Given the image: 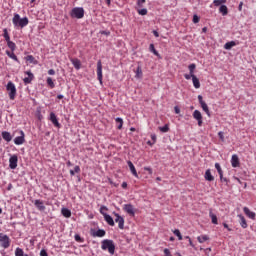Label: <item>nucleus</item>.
<instances>
[{
    "instance_id": "nucleus-61",
    "label": "nucleus",
    "mask_w": 256,
    "mask_h": 256,
    "mask_svg": "<svg viewBox=\"0 0 256 256\" xmlns=\"http://www.w3.org/2000/svg\"><path fill=\"white\" fill-rule=\"evenodd\" d=\"M13 189V184H8L7 191H11Z\"/></svg>"
},
{
    "instance_id": "nucleus-5",
    "label": "nucleus",
    "mask_w": 256,
    "mask_h": 256,
    "mask_svg": "<svg viewBox=\"0 0 256 256\" xmlns=\"http://www.w3.org/2000/svg\"><path fill=\"white\" fill-rule=\"evenodd\" d=\"M104 211H107V208L105 206H101L100 213L101 215H103L104 220L106 221V223H108V225H110V227H115V220H113V217H111V215L105 213Z\"/></svg>"
},
{
    "instance_id": "nucleus-2",
    "label": "nucleus",
    "mask_w": 256,
    "mask_h": 256,
    "mask_svg": "<svg viewBox=\"0 0 256 256\" xmlns=\"http://www.w3.org/2000/svg\"><path fill=\"white\" fill-rule=\"evenodd\" d=\"M102 251H108L110 255H115V242L113 240L104 239L101 242Z\"/></svg>"
},
{
    "instance_id": "nucleus-44",
    "label": "nucleus",
    "mask_w": 256,
    "mask_h": 256,
    "mask_svg": "<svg viewBox=\"0 0 256 256\" xmlns=\"http://www.w3.org/2000/svg\"><path fill=\"white\" fill-rule=\"evenodd\" d=\"M138 15H147V9L146 8H142V9H138Z\"/></svg>"
},
{
    "instance_id": "nucleus-59",
    "label": "nucleus",
    "mask_w": 256,
    "mask_h": 256,
    "mask_svg": "<svg viewBox=\"0 0 256 256\" xmlns=\"http://www.w3.org/2000/svg\"><path fill=\"white\" fill-rule=\"evenodd\" d=\"M144 171H148L149 175H151V167H144Z\"/></svg>"
},
{
    "instance_id": "nucleus-3",
    "label": "nucleus",
    "mask_w": 256,
    "mask_h": 256,
    "mask_svg": "<svg viewBox=\"0 0 256 256\" xmlns=\"http://www.w3.org/2000/svg\"><path fill=\"white\" fill-rule=\"evenodd\" d=\"M70 16L72 19H83L85 17V9L83 7H75L71 10Z\"/></svg>"
},
{
    "instance_id": "nucleus-32",
    "label": "nucleus",
    "mask_w": 256,
    "mask_h": 256,
    "mask_svg": "<svg viewBox=\"0 0 256 256\" xmlns=\"http://www.w3.org/2000/svg\"><path fill=\"white\" fill-rule=\"evenodd\" d=\"M198 101H199L202 109H206L208 107L207 103H205V101H203V96L202 95H198Z\"/></svg>"
},
{
    "instance_id": "nucleus-50",
    "label": "nucleus",
    "mask_w": 256,
    "mask_h": 256,
    "mask_svg": "<svg viewBox=\"0 0 256 256\" xmlns=\"http://www.w3.org/2000/svg\"><path fill=\"white\" fill-rule=\"evenodd\" d=\"M203 111L208 115V117H211V112L209 111V106L203 109Z\"/></svg>"
},
{
    "instance_id": "nucleus-9",
    "label": "nucleus",
    "mask_w": 256,
    "mask_h": 256,
    "mask_svg": "<svg viewBox=\"0 0 256 256\" xmlns=\"http://www.w3.org/2000/svg\"><path fill=\"white\" fill-rule=\"evenodd\" d=\"M17 163H19V157L17 156V154L10 156L9 167L11 169H17Z\"/></svg>"
},
{
    "instance_id": "nucleus-54",
    "label": "nucleus",
    "mask_w": 256,
    "mask_h": 256,
    "mask_svg": "<svg viewBox=\"0 0 256 256\" xmlns=\"http://www.w3.org/2000/svg\"><path fill=\"white\" fill-rule=\"evenodd\" d=\"M151 139L153 143H157V135L151 134Z\"/></svg>"
},
{
    "instance_id": "nucleus-13",
    "label": "nucleus",
    "mask_w": 256,
    "mask_h": 256,
    "mask_svg": "<svg viewBox=\"0 0 256 256\" xmlns=\"http://www.w3.org/2000/svg\"><path fill=\"white\" fill-rule=\"evenodd\" d=\"M19 133L20 136L14 139L15 145H23V143H25V132H23V130H20Z\"/></svg>"
},
{
    "instance_id": "nucleus-38",
    "label": "nucleus",
    "mask_w": 256,
    "mask_h": 256,
    "mask_svg": "<svg viewBox=\"0 0 256 256\" xmlns=\"http://www.w3.org/2000/svg\"><path fill=\"white\" fill-rule=\"evenodd\" d=\"M209 217L212 219V223L214 225H217L218 221H217V215L213 214V212H209Z\"/></svg>"
},
{
    "instance_id": "nucleus-56",
    "label": "nucleus",
    "mask_w": 256,
    "mask_h": 256,
    "mask_svg": "<svg viewBox=\"0 0 256 256\" xmlns=\"http://www.w3.org/2000/svg\"><path fill=\"white\" fill-rule=\"evenodd\" d=\"M184 77L185 79H187V81H189V79H193V76H191V74H185Z\"/></svg>"
},
{
    "instance_id": "nucleus-29",
    "label": "nucleus",
    "mask_w": 256,
    "mask_h": 256,
    "mask_svg": "<svg viewBox=\"0 0 256 256\" xmlns=\"http://www.w3.org/2000/svg\"><path fill=\"white\" fill-rule=\"evenodd\" d=\"M71 62H72V65L77 69V71H79V69H81V60L72 59Z\"/></svg>"
},
{
    "instance_id": "nucleus-20",
    "label": "nucleus",
    "mask_w": 256,
    "mask_h": 256,
    "mask_svg": "<svg viewBox=\"0 0 256 256\" xmlns=\"http://www.w3.org/2000/svg\"><path fill=\"white\" fill-rule=\"evenodd\" d=\"M2 138H3L4 141H6L7 143H10V141L13 140V136H11V133H9L8 131H3V132H2Z\"/></svg>"
},
{
    "instance_id": "nucleus-49",
    "label": "nucleus",
    "mask_w": 256,
    "mask_h": 256,
    "mask_svg": "<svg viewBox=\"0 0 256 256\" xmlns=\"http://www.w3.org/2000/svg\"><path fill=\"white\" fill-rule=\"evenodd\" d=\"M199 21H200L199 16H197V14H195V15L193 16V23H199Z\"/></svg>"
},
{
    "instance_id": "nucleus-31",
    "label": "nucleus",
    "mask_w": 256,
    "mask_h": 256,
    "mask_svg": "<svg viewBox=\"0 0 256 256\" xmlns=\"http://www.w3.org/2000/svg\"><path fill=\"white\" fill-rule=\"evenodd\" d=\"M136 78H137V79L143 78V69H141V66H137V69H136Z\"/></svg>"
},
{
    "instance_id": "nucleus-12",
    "label": "nucleus",
    "mask_w": 256,
    "mask_h": 256,
    "mask_svg": "<svg viewBox=\"0 0 256 256\" xmlns=\"http://www.w3.org/2000/svg\"><path fill=\"white\" fill-rule=\"evenodd\" d=\"M192 115H193L194 119H196V121H198V126L202 127L203 126V115L201 114V112L199 110H195Z\"/></svg>"
},
{
    "instance_id": "nucleus-7",
    "label": "nucleus",
    "mask_w": 256,
    "mask_h": 256,
    "mask_svg": "<svg viewBox=\"0 0 256 256\" xmlns=\"http://www.w3.org/2000/svg\"><path fill=\"white\" fill-rule=\"evenodd\" d=\"M97 77L100 85H103V64L101 63V60H98L97 62Z\"/></svg>"
},
{
    "instance_id": "nucleus-33",
    "label": "nucleus",
    "mask_w": 256,
    "mask_h": 256,
    "mask_svg": "<svg viewBox=\"0 0 256 256\" xmlns=\"http://www.w3.org/2000/svg\"><path fill=\"white\" fill-rule=\"evenodd\" d=\"M46 83L50 89H55V82H53V78L48 77Z\"/></svg>"
},
{
    "instance_id": "nucleus-40",
    "label": "nucleus",
    "mask_w": 256,
    "mask_h": 256,
    "mask_svg": "<svg viewBox=\"0 0 256 256\" xmlns=\"http://www.w3.org/2000/svg\"><path fill=\"white\" fill-rule=\"evenodd\" d=\"M196 67H197V65H195V64H190V65L188 66V69H189V71H190L191 77H193V75H195L194 73H195Z\"/></svg>"
},
{
    "instance_id": "nucleus-47",
    "label": "nucleus",
    "mask_w": 256,
    "mask_h": 256,
    "mask_svg": "<svg viewBox=\"0 0 256 256\" xmlns=\"http://www.w3.org/2000/svg\"><path fill=\"white\" fill-rule=\"evenodd\" d=\"M143 5H145V0H138L137 1V7H139L141 9L143 7Z\"/></svg>"
},
{
    "instance_id": "nucleus-1",
    "label": "nucleus",
    "mask_w": 256,
    "mask_h": 256,
    "mask_svg": "<svg viewBox=\"0 0 256 256\" xmlns=\"http://www.w3.org/2000/svg\"><path fill=\"white\" fill-rule=\"evenodd\" d=\"M12 23L16 29H19V27L20 29H23V27H27L29 25V18H21L19 14L15 13L12 18Z\"/></svg>"
},
{
    "instance_id": "nucleus-11",
    "label": "nucleus",
    "mask_w": 256,
    "mask_h": 256,
    "mask_svg": "<svg viewBox=\"0 0 256 256\" xmlns=\"http://www.w3.org/2000/svg\"><path fill=\"white\" fill-rule=\"evenodd\" d=\"M49 121H51L54 127H57V129H61V123H59V120L57 119V115H55L54 112L50 113Z\"/></svg>"
},
{
    "instance_id": "nucleus-14",
    "label": "nucleus",
    "mask_w": 256,
    "mask_h": 256,
    "mask_svg": "<svg viewBox=\"0 0 256 256\" xmlns=\"http://www.w3.org/2000/svg\"><path fill=\"white\" fill-rule=\"evenodd\" d=\"M33 204L36 207V209H38V211H45L46 209L45 203L43 202V200L36 199L33 201Z\"/></svg>"
},
{
    "instance_id": "nucleus-27",
    "label": "nucleus",
    "mask_w": 256,
    "mask_h": 256,
    "mask_svg": "<svg viewBox=\"0 0 256 256\" xmlns=\"http://www.w3.org/2000/svg\"><path fill=\"white\" fill-rule=\"evenodd\" d=\"M235 45H237V43L235 41L227 42L224 45V49H226L227 51H231V49H233V47H235Z\"/></svg>"
},
{
    "instance_id": "nucleus-52",
    "label": "nucleus",
    "mask_w": 256,
    "mask_h": 256,
    "mask_svg": "<svg viewBox=\"0 0 256 256\" xmlns=\"http://www.w3.org/2000/svg\"><path fill=\"white\" fill-rule=\"evenodd\" d=\"M164 255L171 256V251L168 248L164 249Z\"/></svg>"
},
{
    "instance_id": "nucleus-51",
    "label": "nucleus",
    "mask_w": 256,
    "mask_h": 256,
    "mask_svg": "<svg viewBox=\"0 0 256 256\" xmlns=\"http://www.w3.org/2000/svg\"><path fill=\"white\" fill-rule=\"evenodd\" d=\"M40 256H49V254L47 253V250L42 249V250L40 251Z\"/></svg>"
},
{
    "instance_id": "nucleus-57",
    "label": "nucleus",
    "mask_w": 256,
    "mask_h": 256,
    "mask_svg": "<svg viewBox=\"0 0 256 256\" xmlns=\"http://www.w3.org/2000/svg\"><path fill=\"white\" fill-rule=\"evenodd\" d=\"M238 11H243V2L239 3Z\"/></svg>"
},
{
    "instance_id": "nucleus-35",
    "label": "nucleus",
    "mask_w": 256,
    "mask_h": 256,
    "mask_svg": "<svg viewBox=\"0 0 256 256\" xmlns=\"http://www.w3.org/2000/svg\"><path fill=\"white\" fill-rule=\"evenodd\" d=\"M197 241L200 243H205V241H209V236L207 235L198 236Z\"/></svg>"
},
{
    "instance_id": "nucleus-45",
    "label": "nucleus",
    "mask_w": 256,
    "mask_h": 256,
    "mask_svg": "<svg viewBox=\"0 0 256 256\" xmlns=\"http://www.w3.org/2000/svg\"><path fill=\"white\" fill-rule=\"evenodd\" d=\"M218 137H219V139L222 141V142H225V135H224V133L223 132H218Z\"/></svg>"
},
{
    "instance_id": "nucleus-48",
    "label": "nucleus",
    "mask_w": 256,
    "mask_h": 256,
    "mask_svg": "<svg viewBox=\"0 0 256 256\" xmlns=\"http://www.w3.org/2000/svg\"><path fill=\"white\" fill-rule=\"evenodd\" d=\"M26 60L29 61V63H33V61H35V57H33V55H28Z\"/></svg>"
},
{
    "instance_id": "nucleus-18",
    "label": "nucleus",
    "mask_w": 256,
    "mask_h": 256,
    "mask_svg": "<svg viewBox=\"0 0 256 256\" xmlns=\"http://www.w3.org/2000/svg\"><path fill=\"white\" fill-rule=\"evenodd\" d=\"M26 75H28V77H25L23 79L25 85H29V83H31V81H33V79H35V76L31 73V71H27Z\"/></svg>"
},
{
    "instance_id": "nucleus-42",
    "label": "nucleus",
    "mask_w": 256,
    "mask_h": 256,
    "mask_svg": "<svg viewBox=\"0 0 256 256\" xmlns=\"http://www.w3.org/2000/svg\"><path fill=\"white\" fill-rule=\"evenodd\" d=\"M159 130H160L162 133H168V131H169V124H165L164 126L159 127Z\"/></svg>"
},
{
    "instance_id": "nucleus-58",
    "label": "nucleus",
    "mask_w": 256,
    "mask_h": 256,
    "mask_svg": "<svg viewBox=\"0 0 256 256\" xmlns=\"http://www.w3.org/2000/svg\"><path fill=\"white\" fill-rule=\"evenodd\" d=\"M223 227L225 229H228V231H231V228H229V225L227 223H223Z\"/></svg>"
},
{
    "instance_id": "nucleus-43",
    "label": "nucleus",
    "mask_w": 256,
    "mask_h": 256,
    "mask_svg": "<svg viewBox=\"0 0 256 256\" xmlns=\"http://www.w3.org/2000/svg\"><path fill=\"white\" fill-rule=\"evenodd\" d=\"M74 239L77 241V243H83L84 241L79 234H75Z\"/></svg>"
},
{
    "instance_id": "nucleus-39",
    "label": "nucleus",
    "mask_w": 256,
    "mask_h": 256,
    "mask_svg": "<svg viewBox=\"0 0 256 256\" xmlns=\"http://www.w3.org/2000/svg\"><path fill=\"white\" fill-rule=\"evenodd\" d=\"M173 233L178 237V241H183V235H181V231H179V229H175Z\"/></svg>"
},
{
    "instance_id": "nucleus-21",
    "label": "nucleus",
    "mask_w": 256,
    "mask_h": 256,
    "mask_svg": "<svg viewBox=\"0 0 256 256\" xmlns=\"http://www.w3.org/2000/svg\"><path fill=\"white\" fill-rule=\"evenodd\" d=\"M238 217L240 219V225L242 229H247L248 225H247V220L245 219V216H243L242 214H239Z\"/></svg>"
},
{
    "instance_id": "nucleus-60",
    "label": "nucleus",
    "mask_w": 256,
    "mask_h": 256,
    "mask_svg": "<svg viewBox=\"0 0 256 256\" xmlns=\"http://www.w3.org/2000/svg\"><path fill=\"white\" fill-rule=\"evenodd\" d=\"M48 75H55V71L53 69L48 70Z\"/></svg>"
},
{
    "instance_id": "nucleus-37",
    "label": "nucleus",
    "mask_w": 256,
    "mask_h": 256,
    "mask_svg": "<svg viewBox=\"0 0 256 256\" xmlns=\"http://www.w3.org/2000/svg\"><path fill=\"white\" fill-rule=\"evenodd\" d=\"M115 122L118 124L117 129H123V119L120 117H117L115 119Z\"/></svg>"
},
{
    "instance_id": "nucleus-19",
    "label": "nucleus",
    "mask_w": 256,
    "mask_h": 256,
    "mask_svg": "<svg viewBox=\"0 0 256 256\" xmlns=\"http://www.w3.org/2000/svg\"><path fill=\"white\" fill-rule=\"evenodd\" d=\"M127 165L132 173V175H134V177H139V174H137V169H135V165H133V162H131V160H129L127 162Z\"/></svg>"
},
{
    "instance_id": "nucleus-22",
    "label": "nucleus",
    "mask_w": 256,
    "mask_h": 256,
    "mask_svg": "<svg viewBox=\"0 0 256 256\" xmlns=\"http://www.w3.org/2000/svg\"><path fill=\"white\" fill-rule=\"evenodd\" d=\"M149 51H150V53H153V55L158 57V59H161V54H159V52L155 49V45L154 44H150Z\"/></svg>"
},
{
    "instance_id": "nucleus-55",
    "label": "nucleus",
    "mask_w": 256,
    "mask_h": 256,
    "mask_svg": "<svg viewBox=\"0 0 256 256\" xmlns=\"http://www.w3.org/2000/svg\"><path fill=\"white\" fill-rule=\"evenodd\" d=\"M74 173H81V167L75 166L74 167Z\"/></svg>"
},
{
    "instance_id": "nucleus-24",
    "label": "nucleus",
    "mask_w": 256,
    "mask_h": 256,
    "mask_svg": "<svg viewBox=\"0 0 256 256\" xmlns=\"http://www.w3.org/2000/svg\"><path fill=\"white\" fill-rule=\"evenodd\" d=\"M219 13H221V15H223V17H225L226 15L229 14V8H227V6H225V5H221L219 8Z\"/></svg>"
},
{
    "instance_id": "nucleus-46",
    "label": "nucleus",
    "mask_w": 256,
    "mask_h": 256,
    "mask_svg": "<svg viewBox=\"0 0 256 256\" xmlns=\"http://www.w3.org/2000/svg\"><path fill=\"white\" fill-rule=\"evenodd\" d=\"M213 5H214L215 7H221V5H223V4H222L221 0H214V1H213Z\"/></svg>"
},
{
    "instance_id": "nucleus-64",
    "label": "nucleus",
    "mask_w": 256,
    "mask_h": 256,
    "mask_svg": "<svg viewBox=\"0 0 256 256\" xmlns=\"http://www.w3.org/2000/svg\"><path fill=\"white\" fill-rule=\"evenodd\" d=\"M153 35L156 36V37H159V32H157V30H154Z\"/></svg>"
},
{
    "instance_id": "nucleus-6",
    "label": "nucleus",
    "mask_w": 256,
    "mask_h": 256,
    "mask_svg": "<svg viewBox=\"0 0 256 256\" xmlns=\"http://www.w3.org/2000/svg\"><path fill=\"white\" fill-rule=\"evenodd\" d=\"M0 246L3 249H9V247H11V238H9L7 234L0 233Z\"/></svg>"
},
{
    "instance_id": "nucleus-8",
    "label": "nucleus",
    "mask_w": 256,
    "mask_h": 256,
    "mask_svg": "<svg viewBox=\"0 0 256 256\" xmlns=\"http://www.w3.org/2000/svg\"><path fill=\"white\" fill-rule=\"evenodd\" d=\"M115 223H118L119 229H125V218H123L119 213L114 212Z\"/></svg>"
},
{
    "instance_id": "nucleus-63",
    "label": "nucleus",
    "mask_w": 256,
    "mask_h": 256,
    "mask_svg": "<svg viewBox=\"0 0 256 256\" xmlns=\"http://www.w3.org/2000/svg\"><path fill=\"white\" fill-rule=\"evenodd\" d=\"M122 189H127V182L122 183Z\"/></svg>"
},
{
    "instance_id": "nucleus-62",
    "label": "nucleus",
    "mask_w": 256,
    "mask_h": 256,
    "mask_svg": "<svg viewBox=\"0 0 256 256\" xmlns=\"http://www.w3.org/2000/svg\"><path fill=\"white\" fill-rule=\"evenodd\" d=\"M220 180L223 181L224 183H229V180L227 178H224L223 174H222V179H220Z\"/></svg>"
},
{
    "instance_id": "nucleus-30",
    "label": "nucleus",
    "mask_w": 256,
    "mask_h": 256,
    "mask_svg": "<svg viewBox=\"0 0 256 256\" xmlns=\"http://www.w3.org/2000/svg\"><path fill=\"white\" fill-rule=\"evenodd\" d=\"M215 169L218 171L220 179H223V169H221V164L215 163Z\"/></svg>"
},
{
    "instance_id": "nucleus-4",
    "label": "nucleus",
    "mask_w": 256,
    "mask_h": 256,
    "mask_svg": "<svg viewBox=\"0 0 256 256\" xmlns=\"http://www.w3.org/2000/svg\"><path fill=\"white\" fill-rule=\"evenodd\" d=\"M6 89L8 91L9 99L15 101V97L17 96V88L15 87V84L9 81L6 85Z\"/></svg>"
},
{
    "instance_id": "nucleus-28",
    "label": "nucleus",
    "mask_w": 256,
    "mask_h": 256,
    "mask_svg": "<svg viewBox=\"0 0 256 256\" xmlns=\"http://www.w3.org/2000/svg\"><path fill=\"white\" fill-rule=\"evenodd\" d=\"M61 213L63 217H66V219H69V217H71V210H69L68 208H62Z\"/></svg>"
},
{
    "instance_id": "nucleus-17",
    "label": "nucleus",
    "mask_w": 256,
    "mask_h": 256,
    "mask_svg": "<svg viewBox=\"0 0 256 256\" xmlns=\"http://www.w3.org/2000/svg\"><path fill=\"white\" fill-rule=\"evenodd\" d=\"M241 163L239 162V156H237V154L232 155L231 158V165L232 167L236 168L239 167Z\"/></svg>"
},
{
    "instance_id": "nucleus-25",
    "label": "nucleus",
    "mask_w": 256,
    "mask_h": 256,
    "mask_svg": "<svg viewBox=\"0 0 256 256\" xmlns=\"http://www.w3.org/2000/svg\"><path fill=\"white\" fill-rule=\"evenodd\" d=\"M204 178L206 179V181H215V177H213V175L211 174V170H206Z\"/></svg>"
},
{
    "instance_id": "nucleus-36",
    "label": "nucleus",
    "mask_w": 256,
    "mask_h": 256,
    "mask_svg": "<svg viewBox=\"0 0 256 256\" xmlns=\"http://www.w3.org/2000/svg\"><path fill=\"white\" fill-rule=\"evenodd\" d=\"M3 37H4L5 41H6V43L8 41H11V37L9 36V32L7 31V28H4V30H3Z\"/></svg>"
},
{
    "instance_id": "nucleus-26",
    "label": "nucleus",
    "mask_w": 256,
    "mask_h": 256,
    "mask_svg": "<svg viewBox=\"0 0 256 256\" xmlns=\"http://www.w3.org/2000/svg\"><path fill=\"white\" fill-rule=\"evenodd\" d=\"M6 55L10 57V59H13V61H16V63H19V58H17V55H15L14 51H6Z\"/></svg>"
},
{
    "instance_id": "nucleus-23",
    "label": "nucleus",
    "mask_w": 256,
    "mask_h": 256,
    "mask_svg": "<svg viewBox=\"0 0 256 256\" xmlns=\"http://www.w3.org/2000/svg\"><path fill=\"white\" fill-rule=\"evenodd\" d=\"M192 82L195 89H199L201 87V82H199V78H197V76L192 75Z\"/></svg>"
},
{
    "instance_id": "nucleus-16",
    "label": "nucleus",
    "mask_w": 256,
    "mask_h": 256,
    "mask_svg": "<svg viewBox=\"0 0 256 256\" xmlns=\"http://www.w3.org/2000/svg\"><path fill=\"white\" fill-rule=\"evenodd\" d=\"M243 211L245 215L249 217V219H252L253 221H255V217H256L255 212H251V210L248 207H244Z\"/></svg>"
},
{
    "instance_id": "nucleus-10",
    "label": "nucleus",
    "mask_w": 256,
    "mask_h": 256,
    "mask_svg": "<svg viewBox=\"0 0 256 256\" xmlns=\"http://www.w3.org/2000/svg\"><path fill=\"white\" fill-rule=\"evenodd\" d=\"M123 210L130 215V217H135V207L132 204H124Z\"/></svg>"
},
{
    "instance_id": "nucleus-15",
    "label": "nucleus",
    "mask_w": 256,
    "mask_h": 256,
    "mask_svg": "<svg viewBox=\"0 0 256 256\" xmlns=\"http://www.w3.org/2000/svg\"><path fill=\"white\" fill-rule=\"evenodd\" d=\"M92 237H105L106 233L103 229H98L97 231L91 230L90 231Z\"/></svg>"
},
{
    "instance_id": "nucleus-41",
    "label": "nucleus",
    "mask_w": 256,
    "mask_h": 256,
    "mask_svg": "<svg viewBox=\"0 0 256 256\" xmlns=\"http://www.w3.org/2000/svg\"><path fill=\"white\" fill-rule=\"evenodd\" d=\"M25 255V252L23 251V249L21 248H16L15 250V256H24Z\"/></svg>"
},
{
    "instance_id": "nucleus-34",
    "label": "nucleus",
    "mask_w": 256,
    "mask_h": 256,
    "mask_svg": "<svg viewBox=\"0 0 256 256\" xmlns=\"http://www.w3.org/2000/svg\"><path fill=\"white\" fill-rule=\"evenodd\" d=\"M6 43L11 51H15V49H17V45L15 44V42L8 40V42Z\"/></svg>"
},
{
    "instance_id": "nucleus-53",
    "label": "nucleus",
    "mask_w": 256,
    "mask_h": 256,
    "mask_svg": "<svg viewBox=\"0 0 256 256\" xmlns=\"http://www.w3.org/2000/svg\"><path fill=\"white\" fill-rule=\"evenodd\" d=\"M174 111H175L176 115H179V113H181V109L179 108V106H175Z\"/></svg>"
}]
</instances>
